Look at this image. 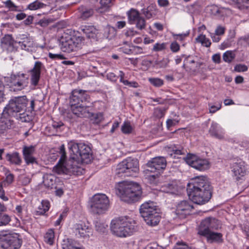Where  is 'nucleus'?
Listing matches in <instances>:
<instances>
[{"mask_svg": "<svg viewBox=\"0 0 249 249\" xmlns=\"http://www.w3.org/2000/svg\"><path fill=\"white\" fill-rule=\"evenodd\" d=\"M68 145L71 154L69 160L65 162L66 153L64 144H62L59 148L61 157L53 171L58 174L78 176L82 173L81 168L76 165L75 161L80 160L82 162L88 163L90 161L91 150L89 145L83 143L71 142Z\"/></svg>", "mask_w": 249, "mask_h": 249, "instance_id": "f257e3e1", "label": "nucleus"}, {"mask_svg": "<svg viewBox=\"0 0 249 249\" xmlns=\"http://www.w3.org/2000/svg\"><path fill=\"white\" fill-rule=\"evenodd\" d=\"M110 230L116 236L126 237L136 232L138 229L135 221L126 217H121L111 221Z\"/></svg>", "mask_w": 249, "mask_h": 249, "instance_id": "f03ea898", "label": "nucleus"}, {"mask_svg": "<svg viewBox=\"0 0 249 249\" xmlns=\"http://www.w3.org/2000/svg\"><path fill=\"white\" fill-rule=\"evenodd\" d=\"M122 201L128 203H134L139 201L142 197V191L141 186L137 183L124 182L121 183L117 188Z\"/></svg>", "mask_w": 249, "mask_h": 249, "instance_id": "7ed1b4c3", "label": "nucleus"}, {"mask_svg": "<svg viewBox=\"0 0 249 249\" xmlns=\"http://www.w3.org/2000/svg\"><path fill=\"white\" fill-rule=\"evenodd\" d=\"M28 102L26 96L15 97L11 99L3 110L2 116L11 119L12 117L18 116L21 112H25Z\"/></svg>", "mask_w": 249, "mask_h": 249, "instance_id": "20e7f679", "label": "nucleus"}, {"mask_svg": "<svg viewBox=\"0 0 249 249\" xmlns=\"http://www.w3.org/2000/svg\"><path fill=\"white\" fill-rule=\"evenodd\" d=\"M140 213L146 224L155 226L159 223L160 216L157 211V206L152 201L146 202L141 205Z\"/></svg>", "mask_w": 249, "mask_h": 249, "instance_id": "39448f33", "label": "nucleus"}, {"mask_svg": "<svg viewBox=\"0 0 249 249\" xmlns=\"http://www.w3.org/2000/svg\"><path fill=\"white\" fill-rule=\"evenodd\" d=\"M139 162L137 160L128 158L119 163L116 169V174L119 176H135L139 172Z\"/></svg>", "mask_w": 249, "mask_h": 249, "instance_id": "423d86ee", "label": "nucleus"}, {"mask_svg": "<svg viewBox=\"0 0 249 249\" xmlns=\"http://www.w3.org/2000/svg\"><path fill=\"white\" fill-rule=\"evenodd\" d=\"M0 244L3 249H18L22 244L19 235L16 233H10L8 231L0 232Z\"/></svg>", "mask_w": 249, "mask_h": 249, "instance_id": "0eeeda50", "label": "nucleus"}, {"mask_svg": "<svg viewBox=\"0 0 249 249\" xmlns=\"http://www.w3.org/2000/svg\"><path fill=\"white\" fill-rule=\"evenodd\" d=\"M91 211L94 214H100L105 213L109 207L108 197L104 194L94 195L90 200Z\"/></svg>", "mask_w": 249, "mask_h": 249, "instance_id": "6e6552de", "label": "nucleus"}, {"mask_svg": "<svg viewBox=\"0 0 249 249\" xmlns=\"http://www.w3.org/2000/svg\"><path fill=\"white\" fill-rule=\"evenodd\" d=\"M190 200L194 203L202 205L208 202L212 197V188L203 189L187 190Z\"/></svg>", "mask_w": 249, "mask_h": 249, "instance_id": "1a4fd4ad", "label": "nucleus"}, {"mask_svg": "<svg viewBox=\"0 0 249 249\" xmlns=\"http://www.w3.org/2000/svg\"><path fill=\"white\" fill-rule=\"evenodd\" d=\"M184 159L188 165L200 171L208 170L210 167V162L207 159L201 158L196 155L188 154Z\"/></svg>", "mask_w": 249, "mask_h": 249, "instance_id": "9d476101", "label": "nucleus"}, {"mask_svg": "<svg viewBox=\"0 0 249 249\" xmlns=\"http://www.w3.org/2000/svg\"><path fill=\"white\" fill-rule=\"evenodd\" d=\"M11 85L16 88L18 90H21L27 87L29 84V77L26 74L20 72L14 73H11L7 77Z\"/></svg>", "mask_w": 249, "mask_h": 249, "instance_id": "9b49d317", "label": "nucleus"}, {"mask_svg": "<svg viewBox=\"0 0 249 249\" xmlns=\"http://www.w3.org/2000/svg\"><path fill=\"white\" fill-rule=\"evenodd\" d=\"M90 96L87 93V91L75 89L71 92L70 97V104L71 107H75L79 105H82L81 103H89Z\"/></svg>", "mask_w": 249, "mask_h": 249, "instance_id": "f8f14e48", "label": "nucleus"}, {"mask_svg": "<svg viewBox=\"0 0 249 249\" xmlns=\"http://www.w3.org/2000/svg\"><path fill=\"white\" fill-rule=\"evenodd\" d=\"M212 188L210 183L205 176H196L192 178L188 183L187 190L203 189Z\"/></svg>", "mask_w": 249, "mask_h": 249, "instance_id": "ddd939ff", "label": "nucleus"}, {"mask_svg": "<svg viewBox=\"0 0 249 249\" xmlns=\"http://www.w3.org/2000/svg\"><path fill=\"white\" fill-rule=\"evenodd\" d=\"M147 169L145 172L146 174L149 172H158L165 168L166 166V160L164 157H159L152 159L149 161L146 165Z\"/></svg>", "mask_w": 249, "mask_h": 249, "instance_id": "4468645a", "label": "nucleus"}, {"mask_svg": "<svg viewBox=\"0 0 249 249\" xmlns=\"http://www.w3.org/2000/svg\"><path fill=\"white\" fill-rule=\"evenodd\" d=\"M220 227V222L217 219L213 217H207L201 221L198 234L217 230Z\"/></svg>", "mask_w": 249, "mask_h": 249, "instance_id": "2eb2a0df", "label": "nucleus"}, {"mask_svg": "<svg viewBox=\"0 0 249 249\" xmlns=\"http://www.w3.org/2000/svg\"><path fill=\"white\" fill-rule=\"evenodd\" d=\"M87 103L71 107L72 113L79 117L89 118L92 116L93 103H90L89 105H87Z\"/></svg>", "mask_w": 249, "mask_h": 249, "instance_id": "dca6fc26", "label": "nucleus"}, {"mask_svg": "<svg viewBox=\"0 0 249 249\" xmlns=\"http://www.w3.org/2000/svg\"><path fill=\"white\" fill-rule=\"evenodd\" d=\"M80 43L76 42L74 38L70 36L62 38L61 49L63 52L70 53L77 51L80 48Z\"/></svg>", "mask_w": 249, "mask_h": 249, "instance_id": "f3484780", "label": "nucleus"}, {"mask_svg": "<svg viewBox=\"0 0 249 249\" xmlns=\"http://www.w3.org/2000/svg\"><path fill=\"white\" fill-rule=\"evenodd\" d=\"M44 67L40 61H36L34 67L29 71L31 74L30 82L32 85L36 87L38 84L40 78L41 71Z\"/></svg>", "mask_w": 249, "mask_h": 249, "instance_id": "a211bd4d", "label": "nucleus"}, {"mask_svg": "<svg viewBox=\"0 0 249 249\" xmlns=\"http://www.w3.org/2000/svg\"><path fill=\"white\" fill-rule=\"evenodd\" d=\"M193 209L194 207L191 202L182 201L177 206L175 213L180 218H184L187 215L190 214Z\"/></svg>", "mask_w": 249, "mask_h": 249, "instance_id": "6ab92c4d", "label": "nucleus"}, {"mask_svg": "<svg viewBox=\"0 0 249 249\" xmlns=\"http://www.w3.org/2000/svg\"><path fill=\"white\" fill-rule=\"evenodd\" d=\"M73 232L78 237L87 238L91 234L90 228L84 223H77L74 225Z\"/></svg>", "mask_w": 249, "mask_h": 249, "instance_id": "aec40b11", "label": "nucleus"}, {"mask_svg": "<svg viewBox=\"0 0 249 249\" xmlns=\"http://www.w3.org/2000/svg\"><path fill=\"white\" fill-rule=\"evenodd\" d=\"M232 171L234 175L236 177V180L240 178L245 173L244 162L242 161H238L234 162L232 164Z\"/></svg>", "mask_w": 249, "mask_h": 249, "instance_id": "412c9836", "label": "nucleus"}, {"mask_svg": "<svg viewBox=\"0 0 249 249\" xmlns=\"http://www.w3.org/2000/svg\"><path fill=\"white\" fill-rule=\"evenodd\" d=\"M17 43L16 41H15L11 35H5L1 39V47L4 49H6L8 51L12 52L15 50V44Z\"/></svg>", "mask_w": 249, "mask_h": 249, "instance_id": "4be33fe9", "label": "nucleus"}, {"mask_svg": "<svg viewBox=\"0 0 249 249\" xmlns=\"http://www.w3.org/2000/svg\"><path fill=\"white\" fill-rule=\"evenodd\" d=\"M200 235L205 236L208 242L212 243L213 242L222 243L223 242L222 234L221 233L215 232L213 231L200 234Z\"/></svg>", "mask_w": 249, "mask_h": 249, "instance_id": "5701e85b", "label": "nucleus"}, {"mask_svg": "<svg viewBox=\"0 0 249 249\" xmlns=\"http://www.w3.org/2000/svg\"><path fill=\"white\" fill-rule=\"evenodd\" d=\"M79 30H81V31L84 34H85L87 37L89 38L95 39L97 37L98 30L94 26H81L79 28Z\"/></svg>", "mask_w": 249, "mask_h": 249, "instance_id": "b1692460", "label": "nucleus"}, {"mask_svg": "<svg viewBox=\"0 0 249 249\" xmlns=\"http://www.w3.org/2000/svg\"><path fill=\"white\" fill-rule=\"evenodd\" d=\"M13 125V121L8 117L1 115L0 120V135L4 133L8 129H10Z\"/></svg>", "mask_w": 249, "mask_h": 249, "instance_id": "393cba45", "label": "nucleus"}, {"mask_svg": "<svg viewBox=\"0 0 249 249\" xmlns=\"http://www.w3.org/2000/svg\"><path fill=\"white\" fill-rule=\"evenodd\" d=\"M209 132L212 136L217 139H222L224 138V134L216 123H212L209 129Z\"/></svg>", "mask_w": 249, "mask_h": 249, "instance_id": "a878e982", "label": "nucleus"}, {"mask_svg": "<svg viewBox=\"0 0 249 249\" xmlns=\"http://www.w3.org/2000/svg\"><path fill=\"white\" fill-rule=\"evenodd\" d=\"M178 187L175 182L164 183L160 187V190L164 193L176 194L178 192Z\"/></svg>", "mask_w": 249, "mask_h": 249, "instance_id": "bb28decb", "label": "nucleus"}, {"mask_svg": "<svg viewBox=\"0 0 249 249\" xmlns=\"http://www.w3.org/2000/svg\"><path fill=\"white\" fill-rule=\"evenodd\" d=\"M229 3L240 10L249 9V0H231Z\"/></svg>", "mask_w": 249, "mask_h": 249, "instance_id": "cd10ccee", "label": "nucleus"}, {"mask_svg": "<svg viewBox=\"0 0 249 249\" xmlns=\"http://www.w3.org/2000/svg\"><path fill=\"white\" fill-rule=\"evenodd\" d=\"M7 160L12 164L20 165L21 163V159L18 153L15 152L12 154H7L6 156Z\"/></svg>", "mask_w": 249, "mask_h": 249, "instance_id": "c85d7f7f", "label": "nucleus"}, {"mask_svg": "<svg viewBox=\"0 0 249 249\" xmlns=\"http://www.w3.org/2000/svg\"><path fill=\"white\" fill-rule=\"evenodd\" d=\"M62 248V249H83L78 246L76 242L69 239L63 241Z\"/></svg>", "mask_w": 249, "mask_h": 249, "instance_id": "c756f323", "label": "nucleus"}, {"mask_svg": "<svg viewBox=\"0 0 249 249\" xmlns=\"http://www.w3.org/2000/svg\"><path fill=\"white\" fill-rule=\"evenodd\" d=\"M128 20L131 24H134V22L141 16L138 11L132 8L127 12Z\"/></svg>", "mask_w": 249, "mask_h": 249, "instance_id": "7c9ffc66", "label": "nucleus"}, {"mask_svg": "<svg viewBox=\"0 0 249 249\" xmlns=\"http://www.w3.org/2000/svg\"><path fill=\"white\" fill-rule=\"evenodd\" d=\"M90 66L93 69L97 70L98 72H100L102 75H103L107 71V69L105 68L106 67V65L104 62L97 61L94 64H91Z\"/></svg>", "mask_w": 249, "mask_h": 249, "instance_id": "2f4dec72", "label": "nucleus"}, {"mask_svg": "<svg viewBox=\"0 0 249 249\" xmlns=\"http://www.w3.org/2000/svg\"><path fill=\"white\" fill-rule=\"evenodd\" d=\"M50 206V203L48 201L43 200L41 205L38 207V211H36L38 215L44 214L47 211L49 210Z\"/></svg>", "mask_w": 249, "mask_h": 249, "instance_id": "473e14b6", "label": "nucleus"}, {"mask_svg": "<svg viewBox=\"0 0 249 249\" xmlns=\"http://www.w3.org/2000/svg\"><path fill=\"white\" fill-rule=\"evenodd\" d=\"M54 239V232L53 230L49 229L44 235V241L47 244L52 245L53 244Z\"/></svg>", "mask_w": 249, "mask_h": 249, "instance_id": "72a5a7b5", "label": "nucleus"}, {"mask_svg": "<svg viewBox=\"0 0 249 249\" xmlns=\"http://www.w3.org/2000/svg\"><path fill=\"white\" fill-rule=\"evenodd\" d=\"M94 14V11L91 8H83L81 11V18L83 19H86L92 16Z\"/></svg>", "mask_w": 249, "mask_h": 249, "instance_id": "f704fd0d", "label": "nucleus"}, {"mask_svg": "<svg viewBox=\"0 0 249 249\" xmlns=\"http://www.w3.org/2000/svg\"><path fill=\"white\" fill-rule=\"evenodd\" d=\"M92 116L89 117L90 118L91 121L92 122V123L95 124H99L104 119L103 114L102 113H98L96 114H94L92 112Z\"/></svg>", "mask_w": 249, "mask_h": 249, "instance_id": "c9c22d12", "label": "nucleus"}, {"mask_svg": "<svg viewBox=\"0 0 249 249\" xmlns=\"http://www.w3.org/2000/svg\"><path fill=\"white\" fill-rule=\"evenodd\" d=\"M196 40L198 42H200L202 44V45L209 47L210 46L211 44V42L210 40L206 37V36L203 35H200L197 38H196Z\"/></svg>", "mask_w": 249, "mask_h": 249, "instance_id": "e433bc0d", "label": "nucleus"}, {"mask_svg": "<svg viewBox=\"0 0 249 249\" xmlns=\"http://www.w3.org/2000/svg\"><path fill=\"white\" fill-rule=\"evenodd\" d=\"M167 151L168 152L169 154L171 156H172L173 154L178 155L184 154V150L182 148L178 149L176 148V147H167Z\"/></svg>", "mask_w": 249, "mask_h": 249, "instance_id": "4c0bfd02", "label": "nucleus"}, {"mask_svg": "<svg viewBox=\"0 0 249 249\" xmlns=\"http://www.w3.org/2000/svg\"><path fill=\"white\" fill-rule=\"evenodd\" d=\"M21 49L25 50H29L30 48L33 46V42L29 39L26 38L23 41H19L18 42Z\"/></svg>", "mask_w": 249, "mask_h": 249, "instance_id": "58836bf2", "label": "nucleus"}, {"mask_svg": "<svg viewBox=\"0 0 249 249\" xmlns=\"http://www.w3.org/2000/svg\"><path fill=\"white\" fill-rule=\"evenodd\" d=\"M34 152V146L32 145L30 146H24L23 148L22 151L23 158L32 156Z\"/></svg>", "mask_w": 249, "mask_h": 249, "instance_id": "ea45409f", "label": "nucleus"}, {"mask_svg": "<svg viewBox=\"0 0 249 249\" xmlns=\"http://www.w3.org/2000/svg\"><path fill=\"white\" fill-rule=\"evenodd\" d=\"M15 117L22 122H29L32 120L31 116L25 113V112H21L18 115V116Z\"/></svg>", "mask_w": 249, "mask_h": 249, "instance_id": "a19ab883", "label": "nucleus"}, {"mask_svg": "<svg viewBox=\"0 0 249 249\" xmlns=\"http://www.w3.org/2000/svg\"><path fill=\"white\" fill-rule=\"evenodd\" d=\"M134 24H136V28L140 30L144 29L146 26V21L144 18L142 17L137 19L134 22Z\"/></svg>", "mask_w": 249, "mask_h": 249, "instance_id": "79ce46f5", "label": "nucleus"}, {"mask_svg": "<svg viewBox=\"0 0 249 249\" xmlns=\"http://www.w3.org/2000/svg\"><path fill=\"white\" fill-rule=\"evenodd\" d=\"M95 229L97 231L100 232H105L107 227V225L100 221H97L95 224Z\"/></svg>", "mask_w": 249, "mask_h": 249, "instance_id": "37998d69", "label": "nucleus"}, {"mask_svg": "<svg viewBox=\"0 0 249 249\" xmlns=\"http://www.w3.org/2000/svg\"><path fill=\"white\" fill-rule=\"evenodd\" d=\"M47 5V3L36 1L30 4L28 6V8L31 10H35L40 8H43Z\"/></svg>", "mask_w": 249, "mask_h": 249, "instance_id": "c03bdc74", "label": "nucleus"}, {"mask_svg": "<svg viewBox=\"0 0 249 249\" xmlns=\"http://www.w3.org/2000/svg\"><path fill=\"white\" fill-rule=\"evenodd\" d=\"M169 62V60L167 58H163L161 60H156L155 61L154 66H157L160 68H164L167 67L168 64Z\"/></svg>", "mask_w": 249, "mask_h": 249, "instance_id": "a18cd8bd", "label": "nucleus"}, {"mask_svg": "<svg viewBox=\"0 0 249 249\" xmlns=\"http://www.w3.org/2000/svg\"><path fill=\"white\" fill-rule=\"evenodd\" d=\"M235 55L231 51H227L223 55V59L228 63L231 62L234 58Z\"/></svg>", "mask_w": 249, "mask_h": 249, "instance_id": "49530a36", "label": "nucleus"}, {"mask_svg": "<svg viewBox=\"0 0 249 249\" xmlns=\"http://www.w3.org/2000/svg\"><path fill=\"white\" fill-rule=\"evenodd\" d=\"M121 130L124 134H129L132 132L133 128L129 122H125L121 127Z\"/></svg>", "mask_w": 249, "mask_h": 249, "instance_id": "de8ad7c7", "label": "nucleus"}, {"mask_svg": "<svg viewBox=\"0 0 249 249\" xmlns=\"http://www.w3.org/2000/svg\"><path fill=\"white\" fill-rule=\"evenodd\" d=\"M154 174L148 176V180L151 184L156 185L158 182L159 173L154 172Z\"/></svg>", "mask_w": 249, "mask_h": 249, "instance_id": "09e8293b", "label": "nucleus"}, {"mask_svg": "<svg viewBox=\"0 0 249 249\" xmlns=\"http://www.w3.org/2000/svg\"><path fill=\"white\" fill-rule=\"evenodd\" d=\"M149 81L153 86L157 87H160L163 84V81L159 78H150Z\"/></svg>", "mask_w": 249, "mask_h": 249, "instance_id": "8fccbe9b", "label": "nucleus"}, {"mask_svg": "<svg viewBox=\"0 0 249 249\" xmlns=\"http://www.w3.org/2000/svg\"><path fill=\"white\" fill-rule=\"evenodd\" d=\"M5 7L11 11H16L18 10V6L16 5L11 0H7L3 2Z\"/></svg>", "mask_w": 249, "mask_h": 249, "instance_id": "3c124183", "label": "nucleus"}, {"mask_svg": "<svg viewBox=\"0 0 249 249\" xmlns=\"http://www.w3.org/2000/svg\"><path fill=\"white\" fill-rule=\"evenodd\" d=\"M151 7L148 6L147 8H144L142 10V13L145 16L146 18L150 19L152 18L154 14L151 11Z\"/></svg>", "mask_w": 249, "mask_h": 249, "instance_id": "603ef678", "label": "nucleus"}, {"mask_svg": "<svg viewBox=\"0 0 249 249\" xmlns=\"http://www.w3.org/2000/svg\"><path fill=\"white\" fill-rule=\"evenodd\" d=\"M100 8L106 11L111 6V0H100Z\"/></svg>", "mask_w": 249, "mask_h": 249, "instance_id": "864d4df0", "label": "nucleus"}, {"mask_svg": "<svg viewBox=\"0 0 249 249\" xmlns=\"http://www.w3.org/2000/svg\"><path fill=\"white\" fill-rule=\"evenodd\" d=\"M10 221V217L7 214L2 215L0 213V226L2 225H6Z\"/></svg>", "mask_w": 249, "mask_h": 249, "instance_id": "5fc2aeb1", "label": "nucleus"}, {"mask_svg": "<svg viewBox=\"0 0 249 249\" xmlns=\"http://www.w3.org/2000/svg\"><path fill=\"white\" fill-rule=\"evenodd\" d=\"M165 47L166 44L164 43L161 44L157 43L154 45L152 50L155 52L160 51L165 49Z\"/></svg>", "mask_w": 249, "mask_h": 249, "instance_id": "6e6d98bb", "label": "nucleus"}, {"mask_svg": "<svg viewBox=\"0 0 249 249\" xmlns=\"http://www.w3.org/2000/svg\"><path fill=\"white\" fill-rule=\"evenodd\" d=\"M248 70V67L244 64H237L234 67V71L237 72H244Z\"/></svg>", "mask_w": 249, "mask_h": 249, "instance_id": "4d7b16f0", "label": "nucleus"}, {"mask_svg": "<svg viewBox=\"0 0 249 249\" xmlns=\"http://www.w3.org/2000/svg\"><path fill=\"white\" fill-rule=\"evenodd\" d=\"M196 61V60L191 56H188L186 57L184 60V62L188 64L189 68L190 66H194L195 65Z\"/></svg>", "mask_w": 249, "mask_h": 249, "instance_id": "13d9d810", "label": "nucleus"}, {"mask_svg": "<svg viewBox=\"0 0 249 249\" xmlns=\"http://www.w3.org/2000/svg\"><path fill=\"white\" fill-rule=\"evenodd\" d=\"M172 36L174 37V38L176 40H182L183 39L186 37L188 35L189 33L187 34H176L174 33H172Z\"/></svg>", "mask_w": 249, "mask_h": 249, "instance_id": "bf43d9fd", "label": "nucleus"}, {"mask_svg": "<svg viewBox=\"0 0 249 249\" xmlns=\"http://www.w3.org/2000/svg\"><path fill=\"white\" fill-rule=\"evenodd\" d=\"M49 57L52 59H60L62 60L65 59L64 56L62 54H54L51 53H49L48 54Z\"/></svg>", "mask_w": 249, "mask_h": 249, "instance_id": "052dcab7", "label": "nucleus"}, {"mask_svg": "<svg viewBox=\"0 0 249 249\" xmlns=\"http://www.w3.org/2000/svg\"><path fill=\"white\" fill-rule=\"evenodd\" d=\"M64 126V124L61 122H53L52 124L53 127L56 131L61 130V127Z\"/></svg>", "mask_w": 249, "mask_h": 249, "instance_id": "680f3d73", "label": "nucleus"}, {"mask_svg": "<svg viewBox=\"0 0 249 249\" xmlns=\"http://www.w3.org/2000/svg\"><path fill=\"white\" fill-rule=\"evenodd\" d=\"M27 164L37 163L36 159L33 156L23 158Z\"/></svg>", "mask_w": 249, "mask_h": 249, "instance_id": "e2e57ef3", "label": "nucleus"}, {"mask_svg": "<svg viewBox=\"0 0 249 249\" xmlns=\"http://www.w3.org/2000/svg\"><path fill=\"white\" fill-rule=\"evenodd\" d=\"M202 65L203 63L202 62H198L196 61L195 65L190 66V72H195L197 69L199 68Z\"/></svg>", "mask_w": 249, "mask_h": 249, "instance_id": "0e129e2a", "label": "nucleus"}, {"mask_svg": "<svg viewBox=\"0 0 249 249\" xmlns=\"http://www.w3.org/2000/svg\"><path fill=\"white\" fill-rule=\"evenodd\" d=\"M107 78L110 81L115 82L117 81L118 77L113 72H109L107 74Z\"/></svg>", "mask_w": 249, "mask_h": 249, "instance_id": "69168bd1", "label": "nucleus"}, {"mask_svg": "<svg viewBox=\"0 0 249 249\" xmlns=\"http://www.w3.org/2000/svg\"><path fill=\"white\" fill-rule=\"evenodd\" d=\"M179 45L176 42H172L170 45V49L173 52H177L179 50Z\"/></svg>", "mask_w": 249, "mask_h": 249, "instance_id": "338daca9", "label": "nucleus"}, {"mask_svg": "<svg viewBox=\"0 0 249 249\" xmlns=\"http://www.w3.org/2000/svg\"><path fill=\"white\" fill-rule=\"evenodd\" d=\"M14 180V175L12 174H8L5 178V180L3 182V184L4 186L6 185V184H11Z\"/></svg>", "mask_w": 249, "mask_h": 249, "instance_id": "774afa93", "label": "nucleus"}]
</instances>
